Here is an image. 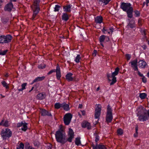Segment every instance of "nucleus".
Returning a JSON list of instances; mask_svg holds the SVG:
<instances>
[{
	"label": "nucleus",
	"mask_w": 149,
	"mask_h": 149,
	"mask_svg": "<svg viewBox=\"0 0 149 149\" xmlns=\"http://www.w3.org/2000/svg\"><path fill=\"white\" fill-rule=\"evenodd\" d=\"M74 133L73 130L71 128L69 129L68 132L69 138L67 139H66L65 134L62 128L60 129L56 132L55 136L56 139L58 142L62 144H64L67 141L71 142L72 139L74 138Z\"/></svg>",
	"instance_id": "nucleus-1"
},
{
	"label": "nucleus",
	"mask_w": 149,
	"mask_h": 149,
	"mask_svg": "<svg viewBox=\"0 0 149 149\" xmlns=\"http://www.w3.org/2000/svg\"><path fill=\"white\" fill-rule=\"evenodd\" d=\"M137 113L138 120L140 121H145L148 120V117L147 115V110L142 106H140L137 109Z\"/></svg>",
	"instance_id": "nucleus-2"
},
{
	"label": "nucleus",
	"mask_w": 149,
	"mask_h": 149,
	"mask_svg": "<svg viewBox=\"0 0 149 149\" xmlns=\"http://www.w3.org/2000/svg\"><path fill=\"white\" fill-rule=\"evenodd\" d=\"M130 3L123 2L121 3L120 7L123 11L126 12L128 17L130 18L132 17L133 8Z\"/></svg>",
	"instance_id": "nucleus-3"
},
{
	"label": "nucleus",
	"mask_w": 149,
	"mask_h": 149,
	"mask_svg": "<svg viewBox=\"0 0 149 149\" xmlns=\"http://www.w3.org/2000/svg\"><path fill=\"white\" fill-rule=\"evenodd\" d=\"M40 2V0H34L33 5L31 6V8L33 10V14L31 18L32 20L36 19V16L40 10L39 4Z\"/></svg>",
	"instance_id": "nucleus-4"
},
{
	"label": "nucleus",
	"mask_w": 149,
	"mask_h": 149,
	"mask_svg": "<svg viewBox=\"0 0 149 149\" xmlns=\"http://www.w3.org/2000/svg\"><path fill=\"white\" fill-rule=\"evenodd\" d=\"M12 36L10 35L6 36L1 35L0 36V43L2 44L7 43L11 42Z\"/></svg>",
	"instance_id": "nucleus-5"
},
{
	"label": "nucleus",
	"mask_w": 149,
	"mask_h": 149,
	"mask_svg": "<svg viewBox=\"0 0 149 149\" xmlns=\"http://www.w3.org/2000/svg\"><path fill=\"white\" fill-rule=\"evenodd\" d=\"M113 119L112 109L109 105L107 106L106 116V121L107 123H110Z\"/></svg>",
	"instance_id": "nucleus-6"
},
{
	"label": "nucleus",
	"mask_w": 149,
	"mask_h": 149,
	"mask_svg": "<svg viewBox=\"0 0 149 149\" xmlns=\"http://www.w3.org/2000/svg\"><path fill=\"white\" fill-rule=\"evenodd\" d=\"M1 135L3 139H6L7 138H9L12 136V132L10 129L6 128L2 130Z\"/></svg>",
	"instance_id": "nucleus-7"
},
{
	"label": "nucleus",
	"mask_w": 149,
	"mask_h": 149,
	"mask_svg": "<svg viewBox=\"0 0 149 149\" xmlns=\"http://www.w3.org/2000/svg\"><path fill=\"white\" fill-rule=\"evenodd\" d=\"M119 70V68L118 67H117L116 68L115 71L112 73L111 74L112 81L110 83V85H113L116 82V78L115 76L118 75Z\"/></svg>",
	"instance_id": "nucleus-8"
},
{
	"label": "nucleus",
	"mask_w": 149,
	"mask_h": 149,
	"mask_svg": "<svg viewBox=\"0 0 149 149\" xmlns=\"http://www.w3.org/2000/svg\"><path fill=\"white\" fill-rule=\"evenodd\" d=\"M72 115L70 113L66 114L63 117L64 122L66 125H68L71 122Z\"/></svg>",
	"instance_id": "nucleus-9"
},
{
	"label": "nucleus",
	"mask_w": 149,
	"mask_h": 149,
	"mask_svg": "<svg viewBox=\"0 0 149 149\" xmlns=\"http://www.w3.org/2000/svg\"><path fill=\"white\" fill-rule=\"evenodd\" d=\"M96 107L95 109L94 117L95 118H99L101 114V106L99 104H96Z\"/></svg>",
	"instance_id": "nucleus-10"
},
{
	"label": "nucleus",
	"mask_w": 149,
	"mask_h": 149,
	"mask_svg": "<svg viewBox=\"0 0 149 149\" xmlns=\"http://www.w3.org/2000/svg\"><path fill=\"white\" fill-rule=\"evenodd\" d=\"M27 124L25 122H21L18 123L17 125V126L18 127L22 126L21 128L22 130L25 131L27 129Z\"/></svg>",
	"instance_id": "nucleus-11"
},
{
	"label": "nucleus",
	"mask_w": 149,
	"mask_h": 149,
	"mask_svg": "<svg viewBox=\"0 0 149 149\" xmlns=\"http://www.w3.org/2000/svg\"><path fill=\"white\" fill-rule=\"evenodd\" d=\"M13 7V4L11 2L7 4L4 7V10L5 11L10 12Z\"/></svg>",
	"instance_id": "nucleus-12"
},
{
	"label": "nucleus",
	"mask_w": 149,
	"mask_h": 149,
	"mask_svg": "<svg viewBox=\"0 0 149 149\" xmlns=\"http://www.w3.org/2000/svg\"><path fill=\"white\" fill-rule=\"evenodd\" d=\"M109 40V37L107 36L102 35L100 36L99 38V40L100 43L104 42V41L106 42H108Z\"/></svg>",
	"instance_id": "nucleus-13"
},
{
	"label": "nucleus",
	"mask_w": 149,
	"mask_h": 149,
	"mask_svg": "<svg viewBox=\"0 0 149 149\" xmlns=\"http://www.w3.org/2000/svg\"><path fill=\"white\" fill-rule=\"evenodd\" d=\"M56 77L57 79L58 80H59L61 77V73L60 68L58 64L56 66Z\"/></svg>",
	"instance_id": "nucleus-14"
},
{
	"label": "nucleus",
	"mask_w": 149,
	"mask_h": 149,
	"mask_svg": "<svg viewBox=\"0 0 149 149\" xmlns=\"http://www.w3.org/2000/svg\"><path fill=\"white\" fill-rule=\"evenodd\" d=\"M82 126L83 128H86L88 130H90L91 128V126L90 123L87 121L84 122L82 124Z\"/></svg>",
	"instance_id": "nucleus-15"
},
{
	"label": "nucleus",
	"mask_w": 149,
	"mask_h": 149,
	"mask_svg": "<svg viewBox=\"0 0 149 149\" xmlns=\"http://www.w3.org/2000/svg\"><path fill=\"white\" fill-rule=\"evenodd\" d=\"M73 74L71 72L68 73L65 76L66 79L68 81H73V78L72 77Z\"/></svg>",
	"instance_id": "nucleus-16"
},
{
	"label": "nucleus",
	"mask_w": 149,
	"mask_h": 149,
	"mask_svg": "<svg viewBox=\"0 0 149 149\" xmlns=\"http://www.w3.org/2000/svg\"><path fill=\"white\" fill-rule=\"evenodd\" d=\"M111 0H97L98 3L101 5H107Z\"/></svg>",
	"instance_id": "nucleus-17"
},
{
	"label": "nucleus",
	"mask_w": 149,
	"mask_h": 149,
	"mask_svg": "<svg viewBox=\"0 0 149 149\" xmlns=\"http://www.w3.org/2000/svg\"><path fill=\"white\" fill-rule=\"evenodd\" d=\"M103 17L101 16H97L95 18V22L96 24H101L102 22Z\"/></svg>",
	"instance_id": "nucleus-18"
},
{
	"label": "nucleus",
	"mask_w": 149,
	"mask_h": 149,
	"mask_svg": "<svg viewBox=\"0 0 149 149\" xmlns=\"http://www.w3.org/2000/svg\"><path fill=\"white\" fill-rule=\"evenodd\" d=\"M139 66L141 68H145L147 65L146 62L143 60H140L138 62Z\"/></svg>",
	"instance_id": "nucleus-19"
},
{
	"label": "nucleus",
	"mask_w": 149,
	"mask_h": 149,
	"mask_svg": "<svg viewBox=\"0 0 149 149\" xmlns=\"http://www.w3.org/2000/svg\"><path fill=\"white\" fill-rule=\"evenodd\" d=\"M129 21L128 24V26H129L131 28H133L135 27V21L134 19H132L131 20L128 19Z\"/></svg>",
	"instance_id": "nucleus-20"
},
{
	"label": "nucleus",
	"mask_w": 149,
	"mask_h": 149,
	"mask_svg": "<svg viewBox=\"0 0 149 149\" xmlns=\"http://www.w3.org/2000/svg\"><path fill=\"white\" fill-rule=\"evenodd\" d=\"M71 6L70 5H66L65 6H63L64 11L66 13H70L71 11Z\"/></svg>",
	"instance_id": "nucleus-21"
},
{
	"label": "nucleus",
	"mask_w": 149,
	"mask_h": 149,
	"mask_svg": "<svg viewBox=\"0 0 149 149\" xmlns=\"http://www.w3.org/2000/svg\"><path fill=\"white\" fill-rule=\"evenodd\" d=\"M41 115L42 116H51L52 114L48 111L45 110V109H42L40 112Z\"/></svg>",
	"instance_id": "nucleus-22"
},
{
	"label": "nucleus",
	"mask_w": 149,
	"mask_h": 149,
	"mask_svg": "<svg viewBox=\"0 0 149 149\" xmlns=\"http://www.w3.org/2000/svg\"><path fill=\"white\" fill-rule=\"evenodd\" d=\"M46 97L45 93H41L38 94L37 96V98L40 100H42L45 99Z\"/></svg>",
	"instance_id": "nucleus-23"
},
{
	"label": "nucleus",
	"mask_w": 149,
	"mask_h": 149,
	"mask_svg": "<svg viewBox=\"0 0 149 149\" xmlns=\"http://www.w3.org/2000/svg\"><path fill=\"white\" fill-rule=\"evenodd\" d=\"M68 15L66 13H63L62 16V19L65 21H67L69 19Z\"/></svg>",
	"instance_id": "nucleus-24"
},
{
	"label": "nucleus",
	"mask_w": 149,
	"mask_h": 149,
	"mask_svg": "<svg viewBox=\"0 0 149 149\" xmlns=\"http://www.w3.org/2000/svg\"><path fill=\"white\" fill-rule=\"evenodd\" d=\"M62 107L65 111H68L70 110L69 106L68 104H66L65 102L62 103Z\"/></svg>",
	"instance_id": "nucleus-25"
},
{
	"label": "nucleus",
	"mask_w": 149,
	"mask_h": 149,
	"mask_svg": "<svg viewBox=\"0 0 149 149\" xmlns=\"http://www.w3.org/2000/svg\"><path fill=\"white\" fill-rule=\"evenodd\" d=\"M137 60L136 59L131 61L130 63H131L132 67L134 68V67H135L138 66L137 64Z\"/></svg>",
	"instance_id": "nucleus-26"
},
{
	"label": "nucleus",
	"mask_w": 149,
	"mask_h": 149,
	"mask_svg": "<svg viewBox=\"0 0 149 149\" xmlns=\"http://www.w3.org/2000/svg\"><path fill=\"white\" fill-rule=\"evenodd\" d=\"M27 85L26 83H24L22 84L21 85L22 88H19V86L18 87L17 90L19 92L22 91H23L24 89H25V87Z\"/></svg>",
	"instance_id": "nucleus-27"
},
{
	"label": "nucleus",
	"mask_w": 149,
	"mask_h": 149,
	"mask_svg": "<svg viewBox=\"0 0 149 149\" xmlns=\"http://www.w3.org/2000/svg\"><path fill=\"white\" fill-rule=\"evenodd\" d=\"M62 103H60L59 102L56 103L54 105L55 108L56 109H59L62 107Z\"/></svg>",
	"instance_id": "nucleus-28"
},
{
	"label": "nucleus",
	"mask_w": 149,
	"mask_h": 149,
	"mask_svg": "<svg viewBox=\"0 0 149 149\" xmlns=\"http://www.w3.org/2000/svg\"><path fill=\"white\" fill-rule=\"evenodd\" d=\"M1 83L3 86L6 88V89H8L9 88V87L8 86V84L4 81H2Z\"/></svg>",
	"instance_id": "nucleus-29"
},
{
	"label": "nucleus",
	"mask_w": 149,
	"mask_h": 149,
	"mask_svg": "<svg viewBox=\"0 0 149 149\" xmlns=\"http://www.w3.org/2000/svg\"><path fill=\"white\" fill-rule=\"evenodd\" d=\"M9 20L8 18H1V21L4 24H6L8 22Z\"/></svg>",
	"instance_id": "nucleus-30"
},
{
	"label": "nucleus",
	"mask_w": 149,
	"mask_h": 149,
	"mask_svg": "<svg viewBox=\"0 0 149 149\" xmlns=\"http://www.w3.org/2000/svg\"><path fill=\"white\" fill-rule=\"evenodd\" d=\"M139 96L141 99H144L147 96V95L145 93H140Z\"/></svg>",
	"instance_id": "nucleus-31"
},
{
	"label": "nucleus",
	"mask_w": 149,
	"mask_h": 149,
	"mask_svg": "<svg viewBox=\"0 0 149 149\" xmlns=\"http://www.w3.org/2000/svg\"><path fill=\"white\" fill-rule=\"evenodd\" d=\"M10 125V124L8 121L6 120L4 121L3 120V126L6 127H7Z\"/></svg>",
	"instance_id": "nucleus-32"
},
{
	"label": "nucleus",
	"mask_w": 149,
	"mask_h": 149,
	"mask_svg": "<svg viewBox=\"0 0 149 149\" xmlns=\"http://www.w3.org/2000/svg\"><path fill=\"white\" fill-rule=\"evenodd\" d=\"M75 143L77 146H79L81 144L80 138L79 137H77L76 139Z\"/></svg>",
	"instance_id": "nucleus-33"
},
{
	"label": "nucleus",
	"mask_w": 149,
	"mask_h": 149,
	"mask_svg": "<svg viewBox=\"0 0 149 149\" xmlns=\"http://www.w3.org/2000/svg\"><path fill=\"white\" fill-rule=\"evenodd\" d=\"M98 149H107L106 147L104 145L100 144L97 146Z\"/></svg>",
	"instance_id": "nucleus-34"
},
{
	"label": "nucleus",
	"mask_w": 149,
	"mask_h": 149,
	"mask_svg": "<svg viewBox=\"0 0 149 149\" xmlns=\"http://www.w3.org/2000/svg\"><path fill=\"white\" fill-rule=\"evenodd\" d=\"M24 146V144L22 143H21L17 147V149H23Z\"/></svg>",
	"instance_id": "nucleus-35"
},
{
	"label": "nucleus",
	"mask_w": 149,
	"mask_h": 149,
	"mask_svg": "<svg viewBox=\"0 0 149 149\" xmlns=\"http://www.w3.org/2000/svg\"><path fill=\"white\" fill-rule=\"evenodd\" d=\"M117 132L118 135H121L123 134V130L121 128H119L117 130Z\"/></svg>",
	"instance_id": "nucleus-36"
},
{
	"label": "nucleus",
	"mask_w": 149,
	"mask_h": 149,
	"mask_svg": "<svg viewBox=\"0 0 149 149\" xmlns=\"http://www.w3.org/2000/svg\"><path fill=\"white\" fill-rule=\"evenodd\" d=\"M135 13V15L136 17H139L140 15V13L139 11L138 10H136L134 11Z\"/></svg>",
	"instance_id": "nucleus-37"
},
{
	"label": "nucleus",
	"mask_w": 149,
	"mask_h": 149,
	"mask_svg": "<svg viewBox=\"0 0 149 149\" xmlns=\"http://www.w3.org/2000/svg\"><path fill=\"white\" fill-rule=\"evenodd\" d=\"M80 57L79 55H78L76 58L75 61L77 63H78L79 62Z\"/></svg>",
	"instance_id": "nucleus-38"
},
{
	"label": "nucleus",
	"mask_w": 149,
	"mask_h": 149,
	"mask_svg": "<svg viewBox=\"0 0 149 149\" xmlns=\"http://www.w3.org/2000/svg\"><path fill=\"white\" fill-rule=\"evenodd\" d=\"M60 7H61L59 6L58 5H56L55 7L54 8V11L55 12L58 11L59 10V8Z\"/></svg>",
	"instance_id": "nucleus-39"
},
{
	"label": "nucleus",
	"mask_w": 149,
	"mask_h": 149,
	"mask_svg": "<svg viewBox=\"0 0 149 149\" xmlns=\"http://www.w3.org/2000/svg\"><path fill=\"white\" fill-rule=\"evenodd\" d=\"M45 64H40L38 65V68L40 69H43L45 68Z\"/></svg>",
	"instance_id": "nucleus-40"
},
{
	"label": "nucleus",
	"mask_w": 149,
	"mask_h": 149,
	"mask_svg": "<svg viewBox=\"0 0 149 149\" xmlns=\"http://www.w3.org/2000/svg\"><path fill=\"white\" fill-rule=\"evenodd\" d=\"M7 50H5L4 51L0 50V55H4L7 52Z\"/></svg>",
	"instance_id": "nucleus-41"
},
{
	"label": "nucleus",
	"mask_w": 149,
	"mask_h": 149,
	"mask_svg": "<svg viewBox=\"0 0 149 149\" xmlns=\"http://www.w3.org/2000/svg\"><path fill=\"white\" fill-rule=\"evenodd\" d=\"M107 76L108 78V79L109 81H112V79H111V78L112 79V78L111 77V75L109 74H107Z\"/></svg>",
	"instance_id": "nucleus-42"
},
{
	"label": "nucleus",
	"mask_w": 149,
	"mask_h": 149,
	"mask_svg": "<svg viewBox=\"0 0 149 149\" xmlns=\"http://www.w3.org/2000/svg\"><path fill=\"white\" fill-rule=\"evenodd\" d=\"M56 72L55 69H53L49 71L47 73V74L49 75L51 74L53 72Z\"/></svg>",
	"instance_id": "nucleus-43"
},
{
	"label": "nucleus",
	"mask_w": 149,
	"mask_h": 149,
	"mask_svg": "<svg viewBox=\"0 0 149 149\" xmlns=\"http://www.w3.org/2000/svg\"><path fill=\"white\" fill-rule=\"evenodd\" d=\"M126 57L127 60H130L131 58V55L129 54H126Z\"/></svg>",
	"instance_id": "nucleus-44"
},
{
	"label": "nucleus",
	"mask_w": 149,
	"mask_h": 149,
	"mask_svg": "<svg viewBox=\"0 0 149 149\" xmlns=\"http://www.w3.org/2000/svg\"><path fill=\"white\" fill-rule=\"evenodd\" d=\"M99 140V136L97 134L95 135V141L96 142H97Z\"/></svg>",
	"instance_id": "nucleus-45"
},
{
	"label": "nucleus",
	"mask_w": 149,
	"mask_h": 149,
	"mask_svg": "<svg viewBox=\"0 0 149 149\" xmlns=\"http://www.w3.org/2000/svg\"><path fill=\"white\" fill-rule=\"evenodd\" d=\"M97 143H96V146H95L94 144L93 145L92 147H93V149H98L97 147Z\"/></svg>",
	"instance_id": "nucleus-46"
},
{
	"label": "nucleus",
	"mask_w": 149,
	"mask_h": 149,
	"mask_svg": "<svg viewBox=\"0 0 149 149\" xmlns=\"http://www.w3.org/2000/svg\"><path fill=\"white\" fill-rule=\"evenodd\" d=\"M38 81H40L39 79H38V77L35 78L33 81L32 83H33L35 82H37Z\"/></svg>",
	"instance_id": "nucleus-47"
},
{
	"label": "nucleus",
	"mask_w": 149,
	"mask_h": 149,
	"mask_svg": "<svg viewBox=\"0 0 149 149\" xmlns=\"http://www.w3.org/2000/svg\"><path fill=\"white\" fill-rule=\"evenodd\" d=\"M142 79L143 82L146 83V79L144 76L142 77Z\"/></svg>",
	"instance_id": "nucleus-48"
},
{
	"label": "nucleus",
	"mask_w": 149,
	"mask_h": 149,
	"mask_svg": "<svg viewBox=\"0 0 149 149\" xmlns=\"http://www.w3.org/2000/svg\"><path fill=\"white\" fill-rule=\"evenodd\" d=\"M45 77L44 76H42V77H38V79L40 81H42L44 79Z\"/></svg>",
	"instance_id": "nucleus-49"
},
{
	"label": "nucleus",
	"mask_w": 149,
	"mask_h": 149,
	"mask_svg": "<svg viewBox=\"0 0 149 149\" xmlns=\"http://www.w3.org/2000/svg\"><path fill=\"white\" fill-rule=\"evenodd\" d=\"M97 53V51L96 50H94L93 53V56H96V54Z\"/></svg>",
	"instance_id": "nucleus-50"
},
{
	"label": "nucleus",
	"mask_w": 149,
	"mask_h": 149,
	"mask_svg": "<svg viewBox=\"0 0 149 149\" xmlns=\"http://www.w3.org/2000/svg\"><path fill=\"white\" fill-rule=\"evenodd\" d=\"M108 30V29H105L104 27L102 30V31L104 33H105V31H107Z\"/></svg>",
	"instance_id": "nucleus-51"
},
{
	"label": "nucleus",
	"mask_w": 149,
	"mask_h": 149,
	"mask_svg": "<svg viewBox=\"0 0 149 149\" xmlns=\"http://www.w3.org/2000/svg\"><path fill=\"white\" fill-rule=\"evenodd\" d=\"M142 21L141 20L139 19L138 21V23L139 26L141 25Z\"/></svg>",
	"instance_id": "nucleus-52"
},
{
	"label": "nucleus",
	"mask_w": 149,
	"mask_h": 149,
	"mask_svg": "<svg viewBox=\"0 0 149 149\" xmlns=\"http://www.w3.org/2000/svg\"><path fill=\"white\" fill-rule=\"evenodd\" d=\"M138 75L140 77H143V75L139 71H138Z\"/></svg>",
	"instance_id": "nucleus-53"
},
{
	"label": "nucleus",
	"mask_w": 149,
	"mask_h": 149,
	"mask_svg": "<svg viewBox=\"0 0 149 149\" xmlns=\"http://www.w3.org/2000/svg\"><path fill=\"white\" fill-rule=\"evenodd\" d=\"M133 69L135 71H136L138 72V71H139L138 70V68L137 66H136V67H134V68H133Z\"/></svg>",
	"instance_id": "nucleus-54"
},
{
	"label": "nucleus",
	"mask_w": 149,
	"mask_h": 149,
	"mask_svg": "<svg viewBox=\"0 0 149 149\" xmlns=\"http://www.w3.org/2000/svg\"><path fill=\"white\" fill-rule=\"evenodd\" d=\"M81 111L82 113V114L83 115V116L85 115L86 113H85V111H84V110Z\"/></svg>",
	"instance_id": "nucleus-55"
},
{
	"label": "nucleus",
	"mask_w": 149,
	"mask_h": 149,
	"mask_svg": "<svg viewBox=\"0 0 149 149\" xmlns=\"http://www.w3.org/2000/svg\"><path fill=\"white\" fill-rule=\"evenodd\" d=\"M34 144L35 145V146H38L39 145V143H36V142H35L34 143Z\"/></svg>",
	"instance_id": "nucleus-56"
},
{
	"label": "nucleus",
	"mask_w": 149,
	"mask_h": 149,
	"mask_svg": "<svg viewBox=\"0 0 149 149\" xmlns=\"http://www.w3.org/2000/svg\"><path fill=\"white\" fill-rule=\"evenodd\" d=\"M146 4L147 6H148V3H149V0H146Z\"/></svg>",
	"instance_id": "nucleus-57"
},
{
	"label": "nucleus",
	"mask_w": 149,
	"mask_h": 149,
	"mask_svg": "<svg viewBox=\"0 0 149 149\" xmlns=\"http://www.w3.org/2000/svg\"><path fill=\"white\" fill-rule=\"evenodd\" d=\"M3 120H2L1 122L0 123V125H2L3 126Z\"/></svg>",
	"instance_id": "nucleus-58"
},
{
	"label": "nucleus",
	"mask_w": 149,
	"mask_h": 149,
	"mask_svg": "<svg viewBox=\"0 0 149 149\" xmlns=\"http://www.w3.org/2000/svg\"><path fill=\"white\" fill-rule=\"evenodd\" d=\"M147 113L148 114V116L147 115V116H148V118L149 117V110L148 111L147 110Z\"/></svg>",
	"instance_id": "nucleus-59"
},
{
	"label": "nucleus",
	"mask_w": 149,
	"mask_h": 149,
	"mask_svg": "<svg viewBox=\"0 0 149 149\" xmlns=\"http://www.w3.org/2000/svg\"><path fill=\"white\" fill-rule=\"evenodd\" d=\"M135 130L136 131H138V126L137 125H136V126Z\"/></svg>",
	"instance_id": "nucleus-60"
},
{
	"label": "nucleus",
	"mask_w": 149,
	"mask_h": 149,
	"mask_svg": "<svg viewBox=\"0 0 149 149\" xmlns=\"http://www.w3.org/2000/svg\"><path fill=\"white\" fill-rule=\"evenodd\" d=\"M142 47L144 49H145L146 48V47L145 45H143V46Z\"/></svg>",
	"instance_id": "nucleus-61"
},
{
	"label": "nucleus",
	"mask_w": 149,
	"mask_h": 149,
	"mask_svg": "<svg viewBox=\"0 0 149 149\" xmlns=\"http://www.w3.org/2000/svg\"><path fill=\"white\" fill-rule=\"evenodd\" d=\"M78 115L79 116V117L80 118H81L82 116L81 114H80V113H79V112L78 113Z\"/></svg>",
	"instance_id": "nucleus-62"
},
{
	"label": "nucleus",
	"mask_w": 149,
	"mask_h": 149,
	"mask_svg": "<svg viewBox=\"0 0 149 149\" xmlns=\"http://www.w3.org/2000/svg\"><path fill=\"white\" fill-rule=\"evenodd\" d=\"M82 107V104H79V107H78V108H81Z\"/></svg>",
	"instance_id": "nucleus-63"
},
{
	"label": "nucleus",
	"mask_w": 149,
	"mask_h": 149,
	"mask_svg": "<svg viewBox=\"0 0 149 149\" xmlns=\"http://www.w3.org/2000/svg\"><path fill=\"white\" fill-rule=\"evenodd\" d=\"M109 30L110 31L111 33H112V32H113V29L112 28H110L109 29Z\"/></svg>",
	"instance_id": "nucleus-64"
}]
</instances>
